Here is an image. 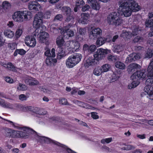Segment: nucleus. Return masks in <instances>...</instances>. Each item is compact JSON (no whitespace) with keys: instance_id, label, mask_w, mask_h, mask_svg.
I'll list each match as a JSON object with an SVG mask.
<instances>
[{"instance_id":"a19ab883","label":"nucleus","mask_w":153,"mask_h":153,"mask_svg":"<svg viewBox=\"0 0 153 153\" xmlns=\"http://www.w3.org/2000/svg\"><path fill=\"white\" fill-rule=\"evenodd\" d=\"M3 8L4 10L8 9L11 7V4L10 3L7 1H4L2 4Z\"/></svg>"},{"instance_id":"4c0bfd02","label":"nucleus","mask_w":153,"mask_h":153,"mask_svg":"<svg viewBox=\"0 0 153 153\" xmlns=\"http://www.w3.org/2000/svg\"><path fill=\"white\" fill-rule=\"evenodd\" d=\"M153 55V50L150 48H148L144 56V58L149 59L151 58Z\"/></svg>"},{"instance_id":"7c9ffc66","label":"nucleus","mask_w":153,"mask_h":153,"mask_svg":"<svg viewBox=\"0 0 153 153\" xmlns=\"http://www.w3.org/2000/svg\"><path fill=\"white\" fill-rule=\"evenodd\" d=\"M1 65L8 69L15 71L16 70L13 65L11 62H3L1 63Z\"/></svg>"},{"instance_id":"680f3d73","label":"nucleus","mask_w":153,"mask_h":153,"mask_svg":"<svg viewBox=\"0 0 153 153\" xmlns=\"http://www.w3.org/2000/svg\"><path fill=\"white\" fill-rule=\"evenodd\" d=\"M4 42L5 41L3 39L2 32H0V47L3 45Z\"/></svg>"},{"instance_id":"0eeeda50","label":"nucleus","mask_w":153,"mask_h":153,"mask_svg":"<svg viewBox=\"0 0 153 153\" xmlns=\"http://www.w3.org/2000/svg\"><path fill=\"white\" fill-rule=\"evenodd\" d=\"M56 44L58 46V48L57 57L60 59L64 57L65 55V51L63 50L64 41L62 37L59 36L56 39Z\"/></svg>"},{"instance_id":"c85d7f7f","label":"nucleus","mask_w":153,"mask_h":153,"mask_svg":"<svg viewBox=\"0 0 153 153\" xmlns=\"http://www.w3.org/2000/svg\"><path fill=\"white\" fill-rule=\"evenodd\" d=\"M119 145H120L119 147L123 150H129L135 148V147L131 145H126L122 143H120Z\"/></svg>"},{"instance_id":"f03ea898","label":"nucleus","mask_w":153,"mask_h":153,"mask_svg":"<svg viewBox=\"0 0 153 153\" xmlns=\"http://www.w3.org/2000/svg\"><path fill=\"white\" fill-rule=\"evenodd\" d=\"M119 5L118 12L121 14H123L125 17L130 16L132 12L138 11L140 8L138 4L131 0L119 2Z\"/></svg>"},{"instance_id":"774afa93","label":"nucleus","mask_w":153,"mask_h":153,"mask_svg":"<svg viewBox=\"0 0 153 153\" xmlns=\"http://www.w3.org/2000/svg\"><path fill=\"white\" fill-rule=\"evenodd\" d=\"M108 59L110 61H112L115 60V57L112 55L109 54L107 56Z\"/></svg>"},{"instance_id":"ddd939ff","label":"nucleus","mask_w":153,"mask_h":153,"mask_svg":"<svg viewBox=\"0 0 153 153\" xmlns=\"http://www.w3.org/2000/svg\"><path fill=\"white\" fill-rule=\"evenodd\" d=\"M45 31L43 30L42 29L41 31L39 32L38 35H34L35 36H37L40 42L42 43L45 42L47 41L49 36L48 34Z\"/></svg>"},{"instance_id":"cd10ccee","label":"nucleus","mask_w":153,"mask_h":153,"mask_svg":"<svg viewBox=\"0 0 153 153\" xmlns=\"http://www.w3.org/2000/svg\"><path fill=\"white\" fill-rule=\"evenodd\" d=\"M85 4L83 0H76L75 2V7L74 9V12H77L78 10Z\"/></svg>"},{"instance_id":"6ab92c4d","label":"nucleus","mask_w":153,"mask_h":153,"mask_svg":"<svg viewBox=\"0 0 153 153\" xmlns=\"http://www.w3.org/2000/svg\"><path fill=\"white\" fill-rule=\"evenodd\" d=\"M81 17L79 20V22L83 24H85L88 23L90 18L89 14L82 13L81 14Z\"/></svg>"},{"instance_id":"a18cd8bd","label":"nucleus","mask_w":153,"mask_h":153,"mask_svg":"<svg viewBox=\"0 0 153 153\" xmlns=\"http://www.w3.org/2000/svg\"><path fill=\"white\" fill-rule=\"evenodd\" d=\"M50 29L51 32L55 33H56L59 31L57 29V27L56 25L54 24L51 25L50 27Z\"/></svg>"},{"instance_id":"c03bdc74","label":"nucleus","mask_w":153,"mask_h":153,"mask_svg":"<svg viewBox=\"0 0 153 153\" xmlns=\"http://www.w3.org/2000/svg\"><path fill=\"white\" fill-rule=\"evenodd\" d=\"M102 73L100 67L96 68L94 70L93 74L95 75L99 76Z\"/></svg>"},{"instance_id":"f257e3e1","label":"nucleus","mask_w":153,"mask_h":153,"mask_svg":"<svg viewBox=\"0 0 153 153\" xmlns=\"http://www.w3.org/2000/svg\"><path fill=\"white\" fill-rule=\"evenodd\" d=\"M0 118L6 121L10 125L14 128L19 130H16L8 128H6L5 130L7 136L9 137L13 138H24L28 137L30 133L31 132L35 131L32 129L26 126H19L16 123L10 120L4 119L0 116Z\"/></svg>"},{"instance_id":"c9c22d12","label":"nucleus","mask_w":153,"mask_h":153,"mask_svg":"<svg viewBox=\"0 0 153 153\" xmlns=\"http://www.w3.org/2000/svg\"><path fill=\"white\" fill-rule=\"evenodd\" d=\"M115 19V12H113L110 14L108 17L107 21L109 24H111L114 23Z\"/></svg>"},{"instance_id":"79ce46f5","label":"nucleus","mask_w":153,"mask_h":153,"mask_svg":"<svg viewBox=\"0 0 153 153\" xmlns=\"http://www.w3.org/2000/svg\"><path fill=\"white\" fill-rule=\"evenodd\" d=\"M39 89L41 91L47 94H50L51 92V91L50 88L45 87H40Z\"/></svg>"},{"instance_id":"864d4df0","label":"nucleus","mask_w":153,"mask_h":153,"mask_svg":"<svg viewBox=\"0 0 153 153\" xmlns=\"http://www.w3.org/2000/svg\"><path fill=\"white\" fill-rule=\"evenodd\" d=\"M115 41V36H114L113 39H112V37L110 36H107L105 38V42H114Z\"/></svg>"},{"instance_id":"8fccbe9b","label":"nucleus","mask_w":153,"mask_h":153,"mask_svg":"<svg viewBox=\"0 0 153 153\" xmlns=\"http://www.w3.org/2000/svg\"><path fill=\"white\" fill-rule=\"evenodd\" d=\"M112 140V138H106L102 139L101 141V143L105 144V143H108L111 142Z\"/></svg>"},{"instance_id":"3c124183","label":"nucleus","mask_w":153,"mask_h":153,"mask_svg":"<svg viewBox=\"0 0 153 153\" xmlns=\"http://www.w3.org/2000/svg\"><path fill=\"white\" fill-rule=\"evenodd\" d=\"M59 103L64 105H68L67 100L64 98H61L59 100Z\"/></svg>"},{"instance_id":"5701e85b","label":"nucleus","mask_w":153,"mask_h":153,"mask_svg":"<svg viewBox=\"0 0 153 153\" xmlns=\"http://www.w3.org/2000/svg\"><path fill=\"white\" fill-rule=\"evenodd\" d=\"M87 2L93 9L97 10H99L100 5L96 0H87Z\"/></svg>"},{"instance_id":"37998d69","label":"nucleus","mask_w":153,"mask_h":153,"mask_svg":"<svg viewBox=\"0 0 153 153\" xmlns=\"http://www.w3.org/2000/svg\"><path fill=\"white\" fill-rule=\"evenodd\" d=\"M17 89L19 91H25L27 89V87L25 85L19 83L17 86Z\"/></svg>"},{"instance_id":"39448f33","label":"nucleus","mask_w":153,"mask_h":153,"mask_svg":"<svg viewBox=\"0 0 153 153\" xmlns=\"http://www.w3.org/2000/svg\"><path fill=\"white\" fill-rule=\"evenodd\" d=\"M82 58L80 53H76L69 56L66 61V65L69 68H72L80 61Z\"/></svg>"},{"instance_id":"1a4fd4ad","label":"nucleus","mask_w":153,"mask_h":153,"mask_svg":"<svg viewBox=\"0 0 153 153\" xmlns=\"http://www.w3.org/2000/svg\"><path fill=\"white\" fill-rule=\"evenodd\" d=\"M4 108L17 110L23 111H26L28 109H32V107L31 106L25 107L21 105H13L7 102Z\"/></svg>"},{"instance_id":"bf43d9fd","label":"nucleus","mask_w":153,"mask_h":153,"mask_svg":"<svg viewBox=\"0 0 153 153\" xmlns=\"http://www.w3.org/2000/svg\"><path fill=\"white\" fill-rule=\"evenodd\" d=\"M27 97L23 94L20 95L19 97V99L22 101H24L26 100L27 99Z\"/></svg>"},{"instance_id":"e2e57ef3","label":"nucleus","mask_w":153,"mask_h":153,"mask_svg":"<svg viewBox=\"0 0 153 153\" xmlns=\"http://www.w3.org/2000/svg\"><path fill=\"white\" fill-rule=\"evenodd\" d=\"M45 55L47 56H50L51 55L49 53L50 52V49L48 47H46L45 48Z\"/></svg>"},{"instance_id":"b1692460","label":"nucleus","mask_w":153,"mask_h":153,"mask_svg":"<svg viewBox=\"0 0 153 153\" xmlns=\"http://www.w3.org/2000/svg\"><path fill=\"white\" fill-rule=\"evenodd\" d=\"M74 102L77 105L79 106H81L82 107L85 108L86 109H94L95 108L92 107L90 105L88 104L84 103L83 102L79 101L77 100H74Z\"/></svg>"},{"instance_id":"58836bf2","label":"nucleus","mask_w":153,"mask_h":153,"mask_svg":"<svg viewBox=\"0 0 153 153\" xmlns=\"http://www.w3.org/2000/svg\"><path fill=\"white\" fill-rule=\"evenodd\" d=\"M110 67L111 66L109 64H104L100 67L101 71L102 73L106 72L109 71Z\"/></svg>"},{"instance_id":"6e6d98bb","label":"nucleus","mask_w":153,"mask_h":153,"mask_svg":"<svg viewBox=\"0 0 153 153\" xmlns=\"http://www.w3.org/2000/svg\"><path fill=\"white\" fill-rule=\"evenodd\" d=\"M51 15V12L50 11L48 10L45 12L44 15V17L46 19H48L50 17Z\"/></svg>"},{"instance_id":"49530a36","label":"nucleus","mask_w":153,"mask_h":153,"mask_svg":"<svg viewBox=\"0 0 153 153\" xmlns=\"http://www.w3.org/2000/svg\"><path fill=\"white\" fill-rule=\"evenodd\" d=\"M115 67L120 69H124L125 68L124 64L120 62H117L115 63Z\"/></svg>"},{"instance_id":"0e129e2a","label":"nucleus","mask_w":153,"mask_h":153,"mask_svg":"<svg viewBox=\"0 0 153 153\" xmlns=\"http://www.w3.org/2000/svg\"><path fill=\"white\" fill-rule=\"evenodd\" d=\"M63 17L62 15L61 14L57 15L54 19V21H61L62 20Z\"/></svg>"},{"instance_id":"2f4dec72","label":"nucleus","mask_w":153,"mask_h":153,"mask_svg":"<svg viewBox=\"0 0 153 153\" xmlns=\"http://www.w3.org/2000/svg\"><path fill=\"white\" fill-rule=\"evenodd\" d=\"M4 36L8 38L12 39L14 36V33L10 30H6L4 32Z\"/></svg>"},{"instance_id":"9d476101","label":"nucleus","mask_w":153,"mask_h":153,"mask_svg":"<svg viewBox=\"0 0 153 153\" xmlns=\"http://www.w3.org/2000/svg\"><path fill=\"white\" fill-rule=\"evenodd\" d=\"M72 27L71 24H69L67 26L65 27L63 29H59L61 30V34L63 35L64 38H68L69 37L73 36L74 35V32L73 31L69 30V29Z\"/></svg>"},{"instance_id":"5fc2aeb1","label":"nucleus","mask_w":153,"mask_h":153,"mask_svg":"<svg viewBox=\"0 0 153 153\" xmlns=\"http://www.w3.org/2000/svg\"><path fill=\"white\" fill-rule=\"evenodd\" d=\"M74 18L73 16L70 15V16H67V18L65 21L68 22L71 21V22L72 23L71 24L72 25L73 23H74Z\"/></svg>"},{"instance_id":"69168bd1","label":"nucleus","mask_w":153,"mask_h":153,"mask_svg":"<svg viewBox=\"0 0 153 153\" xmlns=\"http://www.w3.org/2000/svg\"><path fill=\"white\" fill-rule=\"evenodd\" d=\"M71 41L67 42L65 45H63V48H68V49L71 50Z\"/></svg>"},{"instance_id":"aec40b11","label":"nucleus","mask_w":153,"mask_h":153,"mask_svg":"<svg viewBox=\"0 0 153 153\" xmlns=\"http://www.w3.org/2000/svg\"><path fill=\"white\" fill-rule=\"evenodd\" d=\"M142 55L138 53H133L130 54L127 58L126 61L129 62L135 61V60L140 59Z\"/></svg>"},{"instance_id":"de8ad7c7","label":"nucleus","mask_w":153,"mask_h":153,"mask_svg":"<svg viewBox=\"0 0 153 153\" xmlns=\"http://www.w3.org/2000/svg\"><path fill=\"white\" fill-rule=\"evenodd\" d=\"M86 32V28H80L78 30L77 33L80 34L81 35H84Z\"/></svg>"},{"instance_id":"338daca9","label":"nucleus","mask_w":153,"mask_h":153,"mask_svg":"<svg viewBox=\"0 0 153 153\" xmlns=\"http://www.w3.org/2000/svg\"><path fill=\"white\" fill-rule=\"evenodd\" d=\"M91 117L94 119H97L99 118V116L96 112H92L91 113Z\"/></svg>"},{"instance_id":"a211bd4d","label":"nucleus","mask_w":153,"mask_h":153,"mask_svg":"<svg viewBox=\"0 0 153 153\" xmlns=\"http://www.w3.org/2000/svg\"><path fill=\"white\" fill-rule=\"evenodd\" d=\"M26 84L34 86L39 84V82L35 78L30 76H26L25 80Z\"/></svg>"},{"instance_id":"c756f323","label":"nucleus","mask_w":153,"mask_h":153,"mask_svg":"<svg viewBox=\"0 0 153 153\" xmlns=\"http://www.w3.org/2000/svg\"><path fill=\"white\" fill-rule=\"evenodd\" d=\"M23 28L21 27H19L16 30L14 36L15 40H18L22 36L23 32Z\"/></svg>"},{"instance_id":"4be33fe9","label":"nucleus","mask_w":153,"mask_h":153,"mask_svg":"<svg viewBox=\"0 0 153 153\" xmlns=\"http://www.w3.org/2000/svg\"><path fill=\"white\" fill-rule=\"evenodd\" d=\"M12 19L15 22L18 23L23 22L19 11H17L14 13L12 15Z\"/></svg>"},{"instance_id":"473e14b6","label":"nucleus","mask_w":153,"mask_h":153,"mask_svg":"<svg viewBox=\"0 0 153 153\" xmlns=\"http://www.w3.org/2000/svg\"><path fill=\"white\" fill-rule=\"evenodd\" d=\"M62 10L63 13L66 16H70L72 12L71 9L68 7H63Z\"/></svg>"},{"instance_id":"052dcab7","label":"nucleus","mask_w":153,"mask_h":153,"mask_svg":"<svg viewBox=\"0 0 153 153\" xmlns=\"http://www.w3.org/2000/svg\"><path fill=\"white\" fill-rule=\"evenodd\" d=\"M55 50L54 48H53L51 51H50L49 53L51 54L50 56H48V58L54 57L56 56Z\"/></svg>"},{"instance_id":"423d86ee","label":"nucleus","mask_w":153,"mask_h":153,"mask_svg":"<svg viewBox=\"0 0 153 153\" xmlns=\"http://www.w3.org/2000/svg\"><path fill=\"white\" fill-rule=\"evenodd\" d=\"M42 20H39L38 19L34 18L33 22V27L36 28L34 32L33 35H37L39 34V32L42 29L43 30H45L46 27L42 25Z\"/></svg>"},{"instance_id":"20e7f679","label":"nucleus","mask_w":153,"mask_h":153,"mask_svg":"<svg viewBox=\"0 0 153 153\" xmlns=\"http://www.w3.org/2000/svg\"><path fill=\"white\" fill-rule=\"evenodd\" d=\"M31 132L30 134H34L35 135L36 139L40 142L41 143H53L58 146L67 149V150L68 153H76L73 151L71 149L67 148V147L62 144H61L60 143L56 142L54 141L51 140L48 137L42 136L40 134H38L36 132Z\"/></svg>"},{"instance_id":"ea45409f","label":"nucleus","mask_w":153,"mask_h":153,"mask_svg":"<svg viewBox=\"0 0 153 153\" xmlns=\"http://www.w3.org/2000/svg\"><path fill=\"white\" fill-rule=\"evenodd\" d=\"M146 27H150L151 29L153 30V19L146 20L145 22Z\"/></svg>"},{"instance_id":"9b49d317","label":"nucleus","mask_w":153,"mask_h":153,"mask_svg":"<svg viewBox=\"0 0 153 153\" xmlns=\"http://www.w3.org/2000/svg\"><path fill=\"white\" fill-rule=\"evenodd\" d=\"M102 30L99 27H95L92 29L89 33V37L92 39L100 37L102 34Z\"/></svg>"},{"instance_id":"4468645a","label":"nucleus","mask_w":153,"mask_h":153,"mask_svg":"<svg viewBox=\"0 0 153 153\" xmlns=\"http://www.w3.org/2000/svg\"><path fill=\"white\" fill-rule=\"evenodd\" d=\"M23 22L30 19L32 17L31 12L27 10H19Z\"/></svg>"},{"instance_id":"603ef678","label":"nucleus","mask_w":153,"mask_h":153,"mask_svg":"<svg viewBox=\"0 0 153 153\" xmlns=\"http://www.w3.org/2000/svg\"><path fill=\"white\" fill-rule=\"evenodd\" d=\"M43 16L42 12H39L36 15L34 18L38 19L39 20H42Z\"/></svg>"},{"instance_id":"f3484780","label":"nucleus","mask_w":153,"mask_h":153,"mask_svg":"<svg viewBox=\"0 0 153 153\" xmlns=\"http://www.w3.org/2000/svg\"><path fill=\"white\" fill-rule=\"evenodd\" d=\"M98 61L96 60L92 57H89L84 62V65L85 68H88L90 66H93L96 65L97 62Z\"/></svg>"},{"instance_id":"4d7b16f0","label":"nucleus","mask_w":153,"mask_h":153,"mask_svg":"<svg viewBox=\"0 0 153 153\" xmlns=\"http://www.w3.org/2000/svg\"><path fill=\"white\" fill-rule=\"evenodd\" d=\"M4 80L7 83H13L14 80L13 79L9 76H6L4 77Z\"/></svg>"},{"instance_id":"72a5a7b5","label":"nucleus","mask_w":153,"mask_h":153,"mask_svg":"<svg viewBox=\"0 0 153 153\" xmlns=\"http://www.w3.org/2000/svg\"><path fill=\"white\" fill-rule=\"evenodd\" d=\"M97 38V39L96 42V45L97 47H100L105 43V38L99 37Z\"/></svg>"},{"instance_id":"e433bc0d","label":"nucleus","mask_w":153,"mask_h":153,"mask_svg":"<svg viewBox=\"0 0 153 153\" xmlns=\"http://www.w3.org/2000/svg\"><path fill=\"white\" fill-rule=\"evenodd\" d=\"M26 53V51L23 49H16L13 53V55L14 56H17L18 54L21 55H24Z\"/></svg>"},{"instance_id":"393cba45","label":"nucleus","mask_w":153,"mask_h":153,"mask_svg":"<svg viewBox=\"0 0 153 153\" xmlns=\"http://www.w3.org/2000/svg\"><path fill=\"white\" fill-rule=\"evenodd\" d=\"M71 43L70 51L72 52L78 51L80 47L79 43L76 41H71Z\"/></svg>"},{"instance_id":"dca6fc26","label":"nucleus","mask_w":153,"mask_h":153,"mask_svg":"<svg viewBox=\"0 0 153 153\" xmlns=\"http://www.w3.org/2000/svg\"><path fill=\"white\" fill-rule=\"evenodd\" d=\"M146 76V73L144 70H142L140 71H137L132 75V78L134 77L140 79H143L145 78Z\"/></svg>"},{"instance_id":"bb28decb","label":"nucleus","mask_w":153,"mask_h":153,"mask_svg":"<svg viewBox=\"0 0 153 153\" xmlns=\"http://www.w3.org/2000/svg\"><path fill=\"white\" fill-rule=\"evenodd\" d=\"M57 62V60L56 59L52 57H47L46 59L45 62L48 66L52 67L55 65Z\"/></svg>"},{"instance_id":"7ed1b4c3","label":"nucleus","mask_w":153,"mask_h":153,"mask_svg":"<svg viewBox=\"0 0 153 153\" xmlns=\"http://www.w3.org/2000/svg\"><path fill=\"white\" fill-rule=\"evenodd\" d=\"M148 77L146 82V85L144 88L145 94L147 95V97L149 99L153 100V87L151 86L153 85V66H152V68L149 70V67L148 68Z\"/></svg>"},{"instance_id":"412c9836","label":"nucleus","mask_w":153,"mask_h":153,"mask_svg":"<svg viewBox=\"0 0 153 153\" xmlns=\"http://www.w3.org/2000/svg\"><path fill=\"white\" fill-rule=\"evenodd\" d=\"M131 79L132 81V82L129 84L128 86V88L129 89L135 88L139 85L140 82L139 81L140 79L135 77L132 78V75L131 77Z\"/></svg>"},{"instance_id":"f704fd0d","label":"nucleus","mask_w":153,"mask_h":153,"mask_svg":"<svg viewBox=\"0 0 153 153\" xmlns=\"http://www.w3.org/2000/svg\"><path fill=\"white\" fill-rule=\"evenodd\" d=\"M33 112L40 115H45L46 113V112L44 109H39L38 108H35L33 110Z\"/></svg>"},{"instance_id":"13d9d810","label":"nucleus","mask_w":153,"mask_h":153,"mask_svg":"<svg viewBox=\"0 0 153 153\" xmlns=\"http://www.w3.org/2000/svg\"><path fill=\"white\" fill-rule=\"evenodd\" d=\"M96 47L94 45H92L89 47L88 52H92L95 51Z\"/></svg>"},{"instance_id":"6e6552de","label":"nucleus","mask_w":153,"mask_h":153,"mask_svg":"<svg viewBox=\"0 0 153 153\" xmlns=\"http://www.w3.org/2000/svg\"><path fill=\"white\" fill-rule=\"evenodd\" d=\"M110 50L99 48L94 54V58L98 61L101 60L105 57V55L111 53Z\"/></svg>"},{"instance_id":"2eb2a0df","label":"nucleus","mask_w":153,"mask_h":153,"mask_svg":"<svg viewBox=\"0 0 153 153\" xmlns=\"http://www.w3.org/2000/svg\"><path fill=\"white\" fill-rule=\"evenodd\" d=\"M28 7L30 10H34L36 11H39L42 10L41 6L36 1L29 2L28 4Z\"/></svg>"},{"instance_id":"09e8293b","label":"nucleus","mask_w":153,"mask_h":153,"mask_svg":"<svg viewBox=\"0 0 153 153\" xmlns=\"http://www.w3.org/2000/svg\"><path fill=\"white\" fill-rule=\"evenodd\" d=\"M17 44L16 42L10 43L8 44V47L11 50H14L16 48Z\"/></svg>"},{"instance_id":"f8f14e48","label":"nucleus","mask_w":153,"mask_h":153,"mask_svg":"<svg viewBox=\"0 0 153 153\" xmlns=\"http://www.w3.org/2000/svg\"><path fill=\"white\" fill-rule=\"evenodd\" d=\"M25 42L27 46L31 48H34L36 44V39L31 35L26 36L25 39Z\"/></svg>"},{"instance_id":"a878e982","label":"nucleus","mask_w":153,"mask_h":153,"mask_svg":"<svg viewBox=\"0 0 153 153\" xmlns=\"http://www.w3.org/2000/svg\"><path fill=\"white\" fill-rule=\"evenodd\" d=\"M141 68L140 66L135 63H133L129 65L128 68V71L129 72H133L137 70L140 69Z\"/></svg>"}]
</instances>
